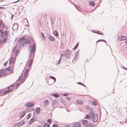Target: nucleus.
I'll return each mask as SVG.
<instances>
[{
	"mask_svg": "<svg viewBox=\"0 0 127 127\" xmlns=\"http://www.w3.org/2000/svg\"><path fill=\"white\" fill-rule=\"evenodd\" d=\"M35 44L33 43L32 44L30 45L29 47V51L30 52V57H31L33 56V54L35 52Z\"/></svg>",
	"mask_w": 127,
	"mask_h": 127,
	"instance_id": "1",
	"label": "nucleus"
},
{
	"mask_svg": "<svg viewBox=\"0 0 127 127\" xmlns=\"http://www.w3.org/2000/svg\"><path fill=\"white\" fill-rule=\"evenodd\" d=\"M25 39L24 37H23L22 38H20L19 39L18 42L19 43V46L21 48H22L23 47H25V45H24V40Z\"/></svg>",
	"mask_w": 127,
	"mask_h": 127,
	"instance_id": "2",
	"label": "nucleus"
},
{
	"mask_svg": "<svg viewBox=\"0 0 127 127\" xmlns=\"http://www.w3.org/2000/svg\"><path fill=\"white\" fill-rule=\"evenodd\" d=\"M92 118H93V122H96L98 119V115L97 114H95L92 115Z\"/></svg>",
	"mask_w": 127,
	"mask_h": 127,
	"instance_id": "3",
	"label": "nucleus"
},
{
	"mask_svg": "<svg viewBox=\"0 0 127 127\" xmlns=\"http://www.w3.org/2000/svg\"><path fill=\"white\" fill-rule=\"evenodd\" d=\"M71 53V51L67 50L64 53L63 55L64 56H65L66 57H67V56H68Z\"/></svg>",
	"mask_w": 127,
	"mask_h": 127,
	"instance_id": "4",
	"label": "nucleus"
},
{
	"mask_svg": "<svg viewBox=\"0 0 127 127\" xmlns=\"http://www.w3.org/2000/svg\"><path fill=\"white\" fill-rule=\"evenodd\" d=\"M31 41L28 39H26L25 38L24 40V45H25V47L26 46V44L28 43H30Z\"/></svg>",
	"mask_w": 127,
	"mask_h": 127,
	"instance_id": "5",
	"label": "nucleus"
},
{
	"mask_svg": "<svg viewBox=\"0 0 127 127\" xmlns=\"http://www.w3.org/2000/svg\"><path fill=\"white\" fill-rule=\"evenodd\" d=\"M15 57L13 58L12 57H11L9 61V64H12V62L13 63H14L15 61Z\"/></svg>",
	"mask_w": 127,
	"mask_h": 127,
	"instance_id": "6",
	"label": "nucleus"
},
{
	"mask_svg": "<svg viewBox=\"0 0 127 127\" xmlns=\"http://www.w3.org/2000/svg\"><path fill=\"white\" fill-rule=\"evenodd\" d=\"M26 113V111H23L22 112L20 113L19 115V117L20 118H22L25 115Z\"/></svg>",
	"mask_w": 127,
	"mask_h": 127,
	"instance_id": "7",
	"label": "nucleus"
},
{
	"mask_svg": "<svg viewBox=\"0 0 127 127\" xmlns=\"http://www.w3.org/2000/svg\"><path fill=\"white\" fill-rule=\"evenodd\" d=\"M49 101L48 100H46L44 101L43 105L46 107H47L49 104Z\"/></svg>",
	"mask_w": 127,
	"mask_h": 127,
	"instance_id": "8",
	"label": "nucleus"
},
{
	"mask_svg": "<svg viewBox=\"0 0 127 127\" xmlns=\"http://www.w3.org/2000/svg\"><path fill=\"white\" fill-rule=\"evenodd\" d=\"M18 26L17 24H14L13 25L12 27L13 29L14 30H17L18 29Z\"/></svg>",
	"mask_w": 127,
	"mask_h": 127,
	"instance_id": "9",
	"label": "nucleus"
},
{
	"mask_svg": "<svg viewBox=\"0 0 127 127\" xmlns=\"http://www.w3.org/2000/svg\"><path fill=\"white\" fill-rule=\"evenodd\" d=\"M80 125L79 123H76L73 125L74 127H80Z\"/></svg>",
	"mask_w": 127,
	"mask_h": 127,
	"instance_id": "10",
	"label": "nucleus"
},
{
	"mask_svg": "<svg viewBox=\"0 0 127 127\" xmlns=\"http://www.w3.org/2000/svg\"><path fill=\"white\" fill-rule=\"evenodd\" d=\"M92 118V115H90L89 114L87 115L85 117V119H90Z\"/></svg>",
	"mask_w": 127,
	"mask_h": 127,
	"instance_id": "11",
	"label": "nucleus"
},
{
	"mask_svg": "<svg viewBox=\"0 0 127 127\" xmlns=\"http://www.w3.org/2000/svg\"><path fill=\"white\" fill-rule=\"evenodd\" d=\"M5 72L6 71L4 70H0V73H2L3 75L4 76L7 75L5 73Z\"/></svg>",
	"mask_w": 127,
	"mask_h": 127,
	"instance_id": "12",
	"label": "nucleus"
},
{
	"mask_svg": "<svg viewBox=\"0 0 127 127\" xmlns=\"http://www.w3.org/2000/svg\"><path fill=\"white\" fill-rule=\"evenodd\" d=\"M40 110V109L39 107H37L35 109V111L36 113V114H38L39 113Z\"/></svg>",
	"mask_w": 127,
	"mask_h": 127,
	"instance_id": "13",
	"label": "nucleus"
},
{
	"mask_svg": "<svg viewBox=\"0 0 127 127\" xmlns=\"http://www.w3.org/2000/svg\"><path fill=\"white\" fill-rule=\"evenodd\" d=\"M78 51H76V53L75 54V56L74 57V59H73V61L74 60H75V59H76L77 57H78Z\"/></svg>",
	"mask_w": 127,
	"mask_h": 127,
	"instance_id": "14",
	"label": "nucleus"
},
{
	"mask_svg": "<svg viewBox=\"0 0 127 127\" xmlns=\"http://www.w3.org/2000/svg\"><path fill=\"white\" fill-rule=\"evenodd\" d=\"M89 4L92 6H94L95 5V3L93 1H90L89 2Z\"/></svg>",
	"mask_w": 127,
	"mask_h": 127,
	"instance_id": "15",
	"label": "nucleus"
},
{
	"mask_svg": "<svg viewBox=\"0 0 127 127\" xmlns=\"http://www.w3.org/2000/svg\"><path fill=\"white\" fill-rule=\"evenodd\" d=\"M49 39L51 41H55V38L51 35H50L49 37Z\"/></svg>",
	"mask_w": 127,
	"mask_h": 127,
	"instance_id": "16",
	"label": "nucleus"
},
{
	"mask_svg": "<svg viewBox=\"0 0 127 127\" xmlns=\"http://www.w3.org/2000/svg\"><path fill=\"white\" fill-rule=\"evenodd\" d=\"M34 54H33V56H32L31 57H30V58H31V59H30V60L29 62V63H30V64H32V59H33L34 58Z\"/></svg>",
	"mask_w": 127,
	"mask_h": 127,
	"instance_id": "17",
	"label": "nucleus"
},
{
	"mask_svg": "<svg viewBox=\"0 0 127 127\" xmlns=\"http://www.w3.org/2000/svg\"><path fill=\"white\" fill-rule=\"evenodd\" d=\"M34 104L33 103H29L27 104V106L28 107H31L34 106Z\"/></svg>",
	"mask_w": 127,
	"mask_h": 127,
	"instance_id": "18",
	"label": "nucleus"
},
{
	"mask_svg": "<svg viewBox=\"0 0 127 127\" xmlns=\"http://www.w3.org/2000/svg\"><path fill=\"white\" fill-rule=\"evenodd\" d=\"M53 33L54 35L56 36H58V34L57 32L55 30L53 32Z\"/></svg>",
	"mask_w": 127,
	"mask_h": 127,
	"instance_id": "19",
	"label": "nucleus"
},
{
	"mask_svg": "<svg viewBox=\"0 0 127 127\" xmlns=\"http://www.w3.org/2000/svg\"><path fill=\"white\" fill-rule=\"evenodd\" d=\"M35 119L34 118H32L30 121L29 122L30 124H32L33 122L35 121Z\"/></svg>",
	"mask_w": 127,
	"mask_h": 127,
	"instance_id": "20",
	"label": "nucleus"
},
{
	"mask_svg": "<svg viewBox=\"0 0 127 127\" xmlns=\"http://www.w3.org/2000/svg\"><path fill=\"white\" fill-rule=\"evenodd\" d=\"M77 103L78 104H83V102L81 100H77L76 101Z\"/></svg>",
	"mask_w": 127,
	"mask_h": 127,
	"instance_id": "21",
	"label": "nucleus"
},
{
	"mask_svg": "<svg viewBox=\"0 0 127 127\" xmlns=\"http://www.w3.org/2000/svg\"><path fill=\"white\" fill-rule=\"evenodd\" d=\"M120 39L121 40H124L125 39V37L124 36L121 35L120 37Z\"/></svg>",
	"mask_w": 127,
	"mask_h": 127,
	"instance_id": "22",
	"label": "nucleus"
},
{
	"mask_svg": "<svg viewBox=\"0 0 127 127\" xmlns=\"http://www.w3.org/2000/svg\"><path fill=\"white\" fill-rule=\"evenodd\" d=\"M14 85H10V86L8 87V90H10L12 89Z\"/></svg>",
	"mask_w": 127,
	"mask_h": 127,
	"instance_id": "23",
	"label": "nucleus"
},
{
	"mask_svg": "<svg viewBox=\"0 0 127 127\" xmlns=\"http://www.w3.org/2000/svg\"><path fill=\"white\" fill-rule=\"evenodd\" d=\"M52 95L56 97H58L59 96V95L57 93H56L55 94H52Z\"/></svg>",
	"mask_w": 127,
	"mask_h": 127,
	"instance_id": "24",
	"label": "nucleus"
},
{
	"mask_svg": "<svg viewBox=\"0 0 127 127\" xmlns=\"http://www.w3.org/2000/svg\"><path fill=\"white\" fill-rule=\"evenodd\" d=\"M41 34L42 38H43L44 39H45L46 38L45 36L44 33L41 32Z\"/></svg>",
	"mask_w": 127,
	"mask_h": 127,
	"instance_id": "25",
	"label": "nucleus"
},
{
	"mask_svg": "<svg viewBox=\"0 0 127 127\" xmlns=\"http://www.w3.org/2000/svg\"><path fill=\"white\" fill-rule=\"evenodd\" d=\"M82 123L84 125H86L87 122V120H83L82 121Z\"/></svg>",
	"mask_w": 127,
	"mask_h": 127,
	"instance_id": "26",
	"label": "nucleus"
},
{
	"mask_svg": "<svg viewBox=\"0 0 127 127\" xmlns=\"http://www.w3.org/2000/svg\"><path fill=\"white\" fill-rule=\"evenodd\" d=\"M19 125L20 126L24 124L25 123V122L23 121H22L20 122H19Z\"/></svg>",
	"mask_w": 127,
	"mask_h": 127,
	"instance_id": "27",
	"label": "nucleus"
},
{
	"mask_svg": "<svg viewBox=\"0 0 127 127\" xmlns=\"http://www.w3.org/2000/svg\"><path fill=\"white\" fill-rule=\"evenodd\" d=\"M49 124L47 123H45L43 125L44 127H49Z\"/></svg>",
	"mask_w": 127,
	"mask_h": 127,
	"instance_id": "28",
	"label": "nucleus"
},
{
	"mask_svg": "<svg viewBox=\"0 0 127 127\" xmlns=\"http://www.w3.org/2000/svg\"><path fill=\"white\" fill-rule=\"evenodd\" d=\"M79 44V42H78L77 44L75 45L74 47L73 48V50H75L78 47Z\"/></svg>",
	"mask_w": 127,
	"mask_h": 127,
	"instance_id": "29",
	"label": "nucleus"
},
{
	"mask_svg": "<svg viewBox=\"0 0 127 127\" xmlns=\"http://www.w3.org/2000/svg\"><path fill=\"white\" fill-rule=\"evenodd\" d=\"M20 126L19 124V123L15 124L14 125V127H19Z\"/></svg>",
	"mask_w": 127,
	"mask_h": 127,
	"instance_id": "30",
	"label": "nucleus"
},
{
	"mask_svg": "<svg viewBox=\"0 0 127 127\" xmlns=\"http://www.w3.org/2000/svg\"><path fill=\"white\" fill-rule=\"evenodd\" d=\"M100 41H103V42H105L106 43V41L104 39L98 40L96 42L97 43V42H100Z\"/></svg>",
	"mask_w": 127,
	"mask_h": 127,
	"instance_id": "31",
	"label": "nucleus"
},
{
	"mask_svg": "<svg viewBox=\"0 0 127 127\" xmlns=\"http://www.w3.org/2000/svg\"><path fill=\"white\" fill-rule=\"evenodd\" d=\"M23 77V76L22 75L21 76H20L18 80H17V81L19 82L22 79Z\"/></svg>",
	"mask_w": 127,
	"mask_h": 127,
	"instance_id": "32",
	"label": "nucleus"
},
{
	"mask_svg": "<svg viewBox=\"0 0 127 127\" xmlns=\"http://www.w3.org/2000/svg\"><path fill=\"white\" fill-rule=\"evenodd\" d=\"M11 91L10 90H6L5 91V92H4V94H6L7 93H9Z\"/></svg>",
	"mask_w": 127,
	"mask_h": 127,
	"instance_id": "33",
	"label": "nucleus"
},
{
	"mask_svg": "<svg viewBox=\"0 0 127 127\" xmlns=\"http://www.w3.org/2000/svg\"><path fill=\"white\" fill-rule=\"evenodd\" d=\"M77 84H80L81 85H82L85 87V86L84 85V84H82V83L81 82H78V83H77Z\"/></svg>",
	"mask_w": 127,
	"mask_h": 127,
	"instance_id": "34",
	"label": "nucleus"
},
{
	"mask_svg": "<svg viewBox=\"0 0 127 127\" xmlns=\"http://www.w3.org/2000/svg\"><path fill=\"white\" fill-rule=\"evenodd\" d=\"M89 114L90 115H92L91 116H92V115L94 114L93 111H90V112H89Z\"/></svg>",
	"mask_w": 127,
	"mask_h": 127,
	"instance_id": "35",
	"label": "nucleus"
},
{
	"mask_svg": "<svg viewBox=\"0 0 127 127\" xmlns=\"http://www.w3.org/2000/svg\"><path fill=\"white\" fill-rule=\"evenodd\" d=\"M6 70L7 71H9L11 70L10 67H9L8 68H6Z\"/></svg>",
	"mask_w": 127,
	"mask_h": 127,
	"instance_id": "36",
	"label": "nucleus"
},
{
	"mask_svg": "<svg viewBox=\"0 0 127 127\" xmlns=\"http://www.w3.org/2000/svg\"><path fill=\"white\" fill-rule=\"evenodd\" d=\"M93 32H96V33L99 34H101V32H99V31H96L95 32H94V31H93Z\"/></svg>",
	"mask_w": 127,
	"mask_h": 127,
	"instance_id": "37",
	"label": "nucleus"
},
{
	"mask_svg": "<svg viewBox=\"0 0 127 127\" xmlns=\"http://www.w3.org/2000/svg\"><path fill=\"white\" fill-rule=\"evenodd\" d=\"M8 32V31H5V34L6 37L7 36V34Z\"/></svg>",
	"mask_w": 127,
	"mask_h": 127,
	"instance_id": "38",
	"label": "nucleus"
},
{
	"mask_svg": "<svg viewBox=\"0 0 127 127\" xmlns=\"http://www.w3.org/2000/svg\"><path fill=\"white\" fill-rule=\"evenodd\" d=\"M29 72V70L28 69H27L25 71L24 73L28 74Z\"/></svg>",
	"mask_w": 127,
	"mask_h": 127,
	"instance_id": "39",
	"label": "nucleus"
},
{
	"mask_svg": "<svg viewBox=\"0 0 127 127\" xmlns=\"http://www.w3.org/2000/svg\"><path fill=\"white\" fill-rule=\"evenodd\" d=\"M92 104L95 106L97 105V103L95 101L93 102Z\"/></svg>",
	"mask_w": 127,
	"mask_h": 127,
	"instance_id": "40",
	"label": "nucleus"
},
{
	"mask_svg": "<svg viewBox=\"0 0 127 127\" xmlns=\"http://www.w3.org/2000/svg\"><path fill=\"white\" fill-rule=\"evenodd\" d=\"M7 39V38H3L2 39V42H5L6 41V39Z\"/></svg>",
	"mask_w": 127,
	"mask_h": 127,
	"instance_id": "41",
	"label": "nucleus"
},
{
	"mask_svg": "<svg viewBox=\"0 0 127 127\" xmlns=\"http://www.w3.org/2000/svg\"><path fill=\"white\" fill-rule=\"evenodd\" d=\"M16 47L15 46L14 47L13 50H12L13 52H14L15 51V50H16Z\"/></svg>",
	"mask_w": 127,
	"mask_h": 127,
	"instance_id": "42",
	"label": "nucleus"
},
{
	"mask_svg": "<svg viewBox=\"0 0 127 127\" xmlns=\"http://www.w3.org/2000/svg\"><path fill=\"white\" fill-rule=\"evenodd\" d=\"M61 59H62L61 58H60V59H59V61L58 62V63H57V64H59L60 63L61 61Z\"/></svg>",
	"mask_w": 127,
	"mask_h": 127,
	"instance_id": "43",
	"label": "nucleus"
},
{
	"mask_svg": "<svg viewBox=\"0 0 127 127\" xmlns=\"http://www.w3.org/2000/svg\"><path fill=\"white\" fill-rule=\"evenodd\" d=\"M31 114H28V117H27V118L28 119H29L31 117Z\"/></svg>",
	"mask_w": 127,
	"mask_h": 127,
	"instance_id": "44",
	"label": "nucleus"
},
{
	"mask_svg": "<svg viewBox=\"0 0 127 127\" xmlns=\"http://www.w3.org/2000/svg\"><path fill=\"white\" fill-rule=\"evenodd\" d=\"M19 53L18 51V50H17L16 51L15 53L16 55H18V53Z\"/></svg>",
	"mask_w": 127,
	"mask_h": 127,
	"instance_id": "45",
	"label": "nucleus"
},
{
	"mask_svg": "<svg viewBox=\"0 0 127 127\" xmlns=\"http://www.w3.org/2000/svg\"><path fill=\"white\" fill-rule=\"evenodd\" d=\"M19 83H17L15 87L16 88H17V87H18L19 86Z\"/></svg>",
	"mask_w": 127,
	"mask_h": 127,
	"instance_id": "46",
	"label": "nucleus"
},
{
	"mask_svg": "<svg viewBox=\"0 0 127 127\" xmlns=\"http://www.w3.org/2000/svg\"><path fill=\"white\" fill-rule=\"evenodd\" d=\"M62 96L64 95V96H68V94L67 93H66L65 94H63L62 95Z\"/></svg>",
	"mask_w": 127,
	"mask_h": 127,
	"instance_id": "47",
	"label": "nucleus"
},
{
	"mask_svg": "<svg viewBox=\"0 0 127 127\" xmlns=\"http://www.w3.org/2000/svg\"><path fill=\"white\" fill-rule=\"evenodd\" d=\"M28 74L24 73V76L26 78L27 77V74Z\"/></svg>",
	"mask_w": 127,
	"mask_h": 127,
	"instance_id": "48",
	"label": "nucleus"
},
{
	"mask_svg": "<svg viewBox=\"0 0 127 127\" xmlns=\"http://www.w3.org/2000/svg\"><path fill=\"white\" fill-rule=\"evenodd\" d=\"M91 125H90V124H88L87 125L86 127H91Z\"/></svg>",
	"mask_w": 127,
	"mask_h": 127,
	"instance_id": "49",
	"label": "nucleus"
},
{
	"mask_svg": "<svg viewBox=\"0 0 127 127\" xmlns=\"http://www.w3.org/2000/svg\"><path fill=\"white\" fill-rule=\"evenodd\" d=\"M47 122H48V123H50V124L51 122V120L50 119H48V120Z\"/></svg>",
	"mask_w": 127,
	"mask_h": 127,
	"instance_id": "50",
	"label": "nucleus"
},
{
	"mask_svg": "<svg viewBox=\"0 0 127 127\" xmlns=\"http://www.w3.org/2000/svg\"><path fill=\"white\" fill-rule=\"evenodd\" d=\"M57 127V125L56 124H54L52 126V127Z\"/></svg>",
	"mask_w": 127,
	"mask_h": 127,
	"instance_id": "51",
	"label": "nucleus"
},
{
	"mask_svg": "<svg viewBox=\"0 0 127 127\" xmlns=\"http://www.w3.org/2000/svg\"><path fill=\"white\" fill-rule=\"evenodd\" d=\"M121 67L122 68H123L124 69H125L126 70H127V68H126V67H124V66H121Z\"/></svg>",
	"mask_w": 127,
	"mask_h": 127,
	"instance_id": "52",
	"label": "nucleus"
},
{
	"mask_svg": "<svg viewBox=\"0 0 127 127\" xmlns=\"http://www.w3.org/2000/svg\"><path fill=\"white\" fill-rule=\"evenodd\" d=\"M50 78L51 79H55V77H53V76H50Z\"/></svg>",
	"mask_w": 127,
	"mask_h": 127,
	"instance_id": "53",
	"label": "nucleus"
},
{
	"mask_svg": "<svg viewBox=\"0 0 127 127\" xmlns=\"http://www.w3.org/2000/svg\"><path fill=\"white\" fill-rule=\"evenodd\" d=\"M7 64V62H5L4 64H3V65L4 66H5L6 65V64Z\"/></svg>",
	"mask_w": 127,
	"mask_h": 127,
	"instance_id": "54",
	"label": "nucleus"
},
{
	"mask_svg": "<svg viewBox=\"0 0 127 127\" xmlns=\"http://www.w3.org/2000/svg\"><path fill=\"white\" fill-rule=\"evenodd\" d=\"M66 99L68 100H70V98L69 97H66Z\"/></svg>",
	"mask_w": 127,
	"mask_h": 127,
	"instance_id": "55",
	"label": "nucleus"
},
{
	"mask_svg": "<svg viewBox=\"0 0 127 127\" xmlns=\"http://www.w3.org/2000/svg\"><path fill=\"white\" fill-rule=\"evenodd\" d=\"M64 53H62L61 55V57L60 58H62V57L63 56H64L63 55H64Z\"/></svg>",
	"mask_w": 127,
	"mask_h": 127,
	"instance_id": "56",
	"label": "nucleus"
},
{
	"mask_svg": "<svg viewBox=\"0 0 127 127\" xmlns=\"http://www.w3.org/2000/svg\"><path fill=\"white\" fill-rule=\"evenodd\" d=\"M125 43H126V44H127V38L126 39Z\"/></svg>",
	"mask_w": 127,
	"mask_h": 127,
	"instance_id": "57",
	"label": "nucleus"
},
{
	"mask_svg": "<svg viewBox=\"0 0 127 127\" xmlns=\"http://www.w3.org/2000/svg\"><path fill=\"white\" fill-rule=\"evenodd\" d=\"M14 16V15H11V20L12 19Z\"/></svg>",
	"mask_w": 127,
	"mask_h": 127,
	"instance_id": "58",
	"label": "nucleus"
},
{
	"mask_svg": "<svg viewBox=\"0 0 127 127\" xmlns=\"http://www.w3.org/2000/svg\"><path fill=\"white\" fill-rule=\"evenodd\" d=\"M55 79H53L54 80V82H55V81H56V79L55 78Z\"/></svg>",
	"mask_w": 127,
	"mask_h": 127,
	"instance_id": "59",
	"label": "nucleus"
},
{
	"mask_svg": "<svg viewBox=\"0 0 127 127\" xmlns=\"http://www.w3.org/2000/svg\"><path fill=\"white\" fill-rule=\"evenodd\" d=\"M37 127H42L38 125Z\"/></svg>",
	"mask_w": 127,
	"mask_h": 127,
	"instance_id": "60",
	"label": "nucleus"
},
{
	"mask_svg": "<svg viewBox=\"0 0 127 127\" xmlns=\"http://www.w3.org/2000/svg\"><path fill=\"white\" fill-rule=\"evenodd\" d=\"M32 64H30V63H29V67H30L31 65H32Z\"/></svg>",
	"mask_w": 127,
	"mask_h": 127,
	"instance_id": "61",
	"label": "nucleus"
},
{
	"mask_svg": "<svg viewBox=\"0 0 127 127\" xmlns=\"http://www.w3.org/2000/svg\"><path fill=\"white\" fill-rule=\"evenodd\" d=\"M2 24L1 22L0 21V27L1 26V24Z\"/></svg>",
	"mask_w": 127,
	"mask_h": 127,
	"instance_id": "62",
	"label": "nucleus"
},
{
	"mask_svg": "<svg viewBox=\"0 0 127 127\" xmlns=\"http://www.w3.org/2000/svg\"><path fill=\"white\" fill-rule=\"evenodd\" d=\"M2 76V75L0 74V77H1Z\"/></svg>",
	"mask_w": 127,
	"mask_h": 127,
	"instance_id": "63",
	"label": "nucleus"
},
{
	"mask_svg": "<svg viewBox=\"0 0 127 127\" xmlns=\"http://www.w3.org/2000/svg\"><path fill=\"white\" fill-rule=\"evenodd\" d=\"M126 122L127 123V119H126Z\"/></svg>",
	"mask_w": 127,
	"mask_h": 127,
	"instance_id": "64",
	"label": "nucleus"
}]
</instances>
